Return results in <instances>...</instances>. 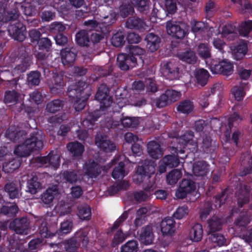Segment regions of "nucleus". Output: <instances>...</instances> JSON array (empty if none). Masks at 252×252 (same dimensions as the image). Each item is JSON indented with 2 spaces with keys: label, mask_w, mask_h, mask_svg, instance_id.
Segmentation results:
<instances>
[{
  "label": "nucleus",
  "mask_w": 252,
  "mask_h": 252,
  "mask_svg": "<svg viewBox=\"0 0 252 252\" xmlns=\"http://www.w3.org/2000/svg\"><path fill=\"white\" fill-rule=\"evenodd\" d=\"M110 90L108 87L105 84H101L98 88V90L95 94V98L96 100L99 102L100 110L95 111L91 113L89 118H87L83 121V125L85 124H90L88 126V129H93L94 122L99 118V113L100 111L105 114L106 112H115L117 109H114L115 107H118V104L113 101L112 96H109Z\"/></svg>",
  "instance_id": "f257e3e1"
},
{
  "label": "nucleus",
  "mask_w": 252,
  "mask_h": 252,
  "mask_svg": "<svg viewBox=\"0 0 252 252\" xmlns=\"http://www.w3.org/2000/svg\"><path fill=\"white\" fill-rule=\"evenodd\" d=\"M88 85L84 81H78L75 84L68 86L67 95L73 102V107L76 111L83 110L87 104L90 94L86 91Z\"/></svg>",
  "instance_id": "f03ea898"
},
{
  "label": "nucleus",
  "mask_w": 252,
  "mask_h": 252,
  "mask_svg": "<svg viewBox=\"0 0 252 252\" xmlns=\"http://www.w3.org/2000/svg\"><path fill=\"white\" fill-rule=\"evenodd\" d=\"M23 143L17 146L14 150L15 155L19 157H28L34 151L41 150L43 147L42 132L34 131L30 137L25 138Z\"/></svg>",
  "instance_id": "7ed1b4c3"
},
{
  "label": "nucleus",
  "mask_w": 252,
  "mask_h": 252,
  "mask_svg": "<svg viewBox=\"0 0 252 252\" xmlns=\"http://www.w3.org/2000/svg\"><path fill=\"white\" fill-rule=\"evenodd\" d=\"M155 161L150 159H145L142 164L137 167L135 173L133 176V182L137 184L147 181L155 173Z\"/></svg>",
  "instance_id": "20e7f679"
},
{
  "label": "nucleus",
  "mask_w": 252,
  "mask_h": 252,
  "mask_svg": "<svg viewBox=\"0 0 252 252\" xmlns=\"http://www.w3.org/2000/svg\"><path fill=\"white\" fill-rule=\"evenodd\" d=\"M206 63L213 74L229 76L233 73V64L227 59H212L206 61Z\"/></svg>",
  "instance_id": "39448f33"
},
{
  "label": "nucleus",
  "mask_w": 252,
  "mask_h": 252,
  "mask_svg": "<svg viewBox=\"0 0 252 252\" xmlns=\"http://www.w3.org/2000/svg\"><path fill=\"white\" fill-rule=\"evenodd\" d=\"M88 242L87 233L85 231L79 230L75 233L73 237L64 241V248L67 252H77L81 243L83 247H86Z\"/></svg>",
  "instance_id": "423d86ee"
},
{
  "label": "nucleus",
  "mask_w": 252,
  "mask_h": 252,
  "mask_svg": "<svg viewBox=\"0 0 252 252\" xmlns=\"http://www.w3.org/2000/svg\"><path fill=\"white\" fill-rule=\"evenodd\" d=\"M226 189H223L221 193L216 195L213 198V204L210 202L204 203L203 208L200 213L199 217L202 220H205L213 209H218L224 204L228 198Z\"/></svg>",
  "instance_id": "0eeeda50"
},
{
  "label": "nucleus",
  "mask_w": 252,
  "mask_h": 252,
  "mask_svg": "<svg viewBox=\"0 0 252 252\" xmlns=\"http://www.w3.org/2000/svg\"><path fill=\"white\" fill-rule=\"evenodd\" d=\"M9 35L14 40L23 42L26 38V26L21 22L10 24L7 28Z\"/></svg>",
  "instance_id": "6e6552de"
},
{
  "label": "nucleus",
  "mask_w": 252,
  "mask_h": 252,
  "mask_svg": "<svg viewBox=\"0 0 252 252\" xmlns=\"http://www.w3.org/2000/svg\"><path fill=\"white\" fill-rule=\"evenodd\" d=\"M166 29L169 35L177 39H183L187 33L184 26L176 21H167Z\"/></svg>",
  "instance_id": "1a4fd4ad"
},
{
  "label": "nucleus",
  "mask_w": 252,
  "mask_h": 252,
  "mask_svg": "<svg viewBox=\"0 0 252 252\" xmlns=\"http://www.w3.org/2000/svg\"><path fill=\"white\" fill-rule=\"evenodd\" d=\"M9 228L18 234H27L30 228V220L27 217L16 218L9 224Z\"/></svg>",
  "instance_id": "9d476101"
},
{
  "label": "nucleus",
  "mask_w": 252,
  "mask_h": 252,
  "mask_svg": "<svg viewBox=\"0 0 252 252\" xmlns=\"http://www.w3.org/2000/svg\"><path fill=\"white\" fill-rule=\"evenodd\" d=\"M161 72L163 76L169 80H175L179 77V68L175 62H167L161 66Z\"/></svg>",
  "instance_id": "9b49d317"
},
{
  "label": "nucleus",
  "mask_w": 252,
  "mask_h": 252,
  "mask_svg": "<svg viewBox=\"0 0 252 252\" xmlns=\"http://www.w3.org/2000/svg\"><path fill=\"white\" fill-rule=\"evenodd\" d=\"M117 63L122 70H127L137 64V58L129 54L121 53L117 57Z\"/></svg>",
  "instance_id": "f8f14e48"
},
{
  "label": "nucleus",
  "mask_w": 252,
  "mask_h": 252,
  "mask_svg": "<svg viewBox=\"0 0 252 252\" xmlns=\"http://www.w3.org/2000/svg\"><path fill=\"white\" fill-rule=\"evenodd\" d=\"M27 133L24 130H20L15 126H10L5 133V136L14 142H22L27 138Z\"/></svg>",
  "instance_id": "ddd939ff"
},
{
  "label": "nucleus",
  "mask_w": 252,
  "mask_h": 252,
  "mask_svg": "<svg viewBox=\"0 0 252 252\" xmlns=\"http://www.w3.org/2000/svg\"><path fill=\"white\" fill-rule=\"evenodd\" d=\"M48 84L52 94L60 93L65 85L63 76L57 73H53L52 77L48 80Z\"/></svg>",
  "instance_id": "4468645a"
},
{
  "label": "nucleus",
  "mask_w": 252,
  "mask_h": 252,
  "mask_svg": "<svg viewBox=\"0 0 252 252\" xmlns=\"http://www.w3.org/2000/svg\"><path fill=\"white\" fill-rule=\"evenodd\" d=\"M95 144L104 152H112L116 149L115 144L112 142L106 135L97 134L95 137Z\"/></svg>",
  "instance_id": "2eb2a0df"
},
{
  "label": "nucleus",
  "mask_w": 252,
  "mask_h": 252,
  "mask_svg": "<svg viewBox=\"0 0 252 252\" xmlns=\"http://www.w3.org/2000/svg\"><path fill=\"white\" fill-rule=\"evenodd\" d=\"M77 51L73 47H66L61 50V57L64 65H72L77 56Z\"/></svg>",
  "instance_id": "dca6fc26"
},
{
  "label": "nucleus",
  "mask_w": 252,
  "mask_h": 252,
  "mask_svg": "<svg viewBox=\"0 0 252 252\" xmlns=\"http://www.w3.org/2000/svg\"><path fill=\"white\" fill-rule=\"evenodd\" d=\"M210 171V165L204 160L197 161L192 166V172L195 176L204 178Z\"/></svg>",
  "instance_id": "f3484780"
},
{
  "label": "nucleus",
  "mask_w": 252,
  "mask_h": 252,
  "mask_svg": "<svg viewBox=\"0 0 252 252\" xmlns=\"http://www.w3.org/2000/svg\"><path fill=\"white\" fill-rule=\"evenodd\" d=\"M160 227L163 236H172L175 230V221L171 217H166L160 222Z\"/></svg>",
  "instance_id": "a211bd4d"
},
{
  "label": "nucleus",
  "mask_w": 252,
  "mask_h": 252,
  "mask_svg": "<svg viewBox=\"0 0 252 252\" xmlns=\"http://www.w3.org/2000/svg\"><path fill=\"white\" fill-rule=\"evenodd\" d=\"M38 226V232L41 237L45 238H52L58 232L52 227H48L45 220H40L36 222Z\"/></svg>",
  "instance_id": "6ab92c4d"
},
{
  "label": "nucleus",
  "mask_w": 252,
  "mask_h": 252,
  "mask_svg": "<svg viewBox=\"0 0 252 252\" xmlns=\"http://www.w3.org/2000/svg\"><path fill=\"white\" fill-rule=\"evenodd\" d=\"M234 58L236 60H240L247 53L248 46L243 40H240L231 47Z\"/></svg>",
  "instance_id": "aec40b11"
},
{
  "label": "nucleus",
  "mask_w": 252,
  "mask_h": 252,
  "mask_svg": "<svg viewBox=\"0 0 252 252\" xmlns=\"http://www.w3.org/2000/svg\"><path fill=\"white\" fill-rule=\"evenodd\" d=\"M139 240L146 245L153 243L154 235L152 226L147 225L141 228L139 236Z\"/></svg>",
  "instance_id": "412c9836"
},
{
  "label": "nucleus",
  "mask_w": 252,
  "mask_h": 252,
  "mask_svg": "<svg viewBox=\"0 0 252 252\" xmlns=\"http://www.w3.org/2000/svg\"><path fill=\"white\" fill-rule=\"evenodd\" d=\"M250 189L245 185L240 186L239 191L237 192L238 196L237 203L238 207L242 208L244 204H247L250 201Z\"/></svg>",
  "instance_id": "4be33fe9"
},
{
  "label": "nucleus",
  "mask_w": 252,
  "mask_h": 252,
  "mask_svg": "<svg viewBox=\"0 0 252 252\" xmlns=\"http://www.w3.org/2000/svg\"><path fill=\"white\" fill-rule=\"evenodd\" d=\"M86 174L90 177L96 178L101 172L102 167L97 162L89 160L85 164Z\"/></svg>",
  "instance_id": "5701e85b"
},
{
  "label": "nucleus",
  "mask_w": 252,
  "mask_h": 252,
  "mask_svg": "<svg viewBox=\"0 0 252 252\" xmlns=\"http://www.w3.org/2000/svg\"><path fill=\"white\" fill-rule=\"evenodd\" d=\"M147 41V47L151 52H154L159 47L160 38L154 33H149L145 37Z\"/></svg>",
  "instance_id": "b1692460"
},
{
  "label": "nucleus",
  "mask_w": 252,
  "mask_h": 252,
  "mask_svg": "<svg viewBox=\"0 0 252 252\" xmlns=\"http://www.w3.org/2000/svg\"><path fill=\"white\" fill-rule=\"evenodd\" d=\"M145 26L144 20L135 16L129 17L126 22V28L129 29L144 30Z\"/></svg>",
  "instance_id": "393cba45"
},
{
  "label": "nucleus",
  "mask_w": 252,
  "mask_h": 252,
  "mask_svg": "<svg viewBox=\"0 0 252 252\" xmlns=\"http://www.w3.org/2000/svg\"><path fill=\"white\" fill-rule=\"evenodd\" d=\"M147 150L149 155L153 158L158 159L162 156L160 145L156 141H150L147 144Z\"/></svg>",
  "instance_id": "a878e982"
},
{
  "label": "nucleus",
  "mask_w": 252,
  "mask_h": 252,
  "mask_svg": "<svg viewBox=\"0 0 252 252\" xmlns=\"http://www.w3.org/2000/svg\"><path fill=\"white\" fill-rule=\"evenodd\" d=\"M203 234L202 225L199 223H196L190 229L189 236L192 241L198 242L202 240Z\"/></svg>",
  "instance_id": "bb28decb"
},
{
  "label": "nucleus",
  "mask_w": 252,
  "mask_h": 252,
  "mask_svg": "<svg viewBox=\"0 0 252 252\" xmlns=\"http://www.w3.org/2000/svg\"><path fill=\"white\" fill-rule=\"evenodd\" d=\"M66 147L73 157H81L85 151L84 146L80 142L75 141L67 144Z\"/></svg>",
  "instance_id": "cd10ccee"
},
{
  "label": "nucleus",
  "mask_w": 252,
  "mask_h": 252,
  "mask_svg": "<svg viewBox=\"0 0 252 252\" xmlns=\"http://www.w3.org/2000/svg\"><path fill=\"white\" fill-rule=\"evenodd\" d=\"M118 17V13L116 12L114 10H111L109 14L104 16L103 21L101 24V26L103 28V26L105 27V31L101 30L102 33L109 32L110 31V26L114 24L117 20Z\"/></svg>",
  "instance_id": "c85d7f7f"
},
{
  "label": "nucleus",
  "mask_w": 252,
  "mask_h": 252,
  "mask_svg": "<svg viewBox=\"0 0 252 252\" xmlns=\"http://www.w3.org/2000/svg\"><path fill=\"white\" fill-rule=\"evenodd\" d=\"M178 57L182 62L190 64H195L197 61L195 53L190 50L178 53Z\"/></svg>",
  "instance_id": "c756f323"
},
{
  "label": "nucleus",
  "mask_w": 252,
  "mask_h": 252,
  "mask_svg": "<svg viewBox=\"0 0 252 252\" xmlns=\"http://www.w3.org/2000/svg\"><path fill=\"white\" fill-rule=\"evenodd\" d=\"M77 216L80 220H89L91 219L92 210L89 205L83 204L79 205L77 207Z\"/></svg>",
  "instance_id": "7c9ffc66"
},
{
  "label": "nucleus",
  "mask_w": 252,
  "mask_h": 252,
  "mask_svg": "<svg viewBox=\"0 0 252 252\" xmlns=\"http://www.w3.org/2000/svg\"><path fill=\"white\" fill-rule=\"evenodd\" d=\"M238 30L232 24H227L223 27L222 34L229 40H233L238 37Z\"/></svg>",
  "instance_id": "2f4dec72"
},
{
  "label": "nucleus",
  "mask_w": 252,
  "mask_h": 252,
  "mask_svg": "<svg viewBox=\"0 0 252 252\" xmlns=\"http://www.w3.org/2000/svg\"><path fill=\"white\" fill-rule=\"evenodd\" d=\"M8 245L7 246L9 252H25V248L22 244L16 240L14 236L7 238Z\"/></svg>",
  "instance_id": "473e14b6"
},
{
  "label": "nucleus",
  "mask_w": 252,
  "mask_h": 252,
  "mask_svg": "<svg viewBox=\"0 0 252 252\" xmlns=\"http://www.w3.org/2000/svg\"><path fill=\"white\" fill-rule=\"evenodd\" d=\"M194 75L198 85L203 87L207 84L210 77V74L207 70L204 68L198 69L196 71Z\"/></svg>",
  "instance_id": "72a5a7b5"
},
{
  "label": "nucleus",
  "mask_w": 252,
  "mask_h": 252,
  "mask_svg": "<svg viewBox=\"0 0 252 252\" xmlns=\"http://www.w3.org/2000/svg\"><path fill=\"white\" fill-rule=\"evenodd\" d=\"M241 165L243 166V169L240 173V176L243 177L252 173V156H245L242 161Z\"/></svg>",
  "instance_id": "f704fd0d"
},
{
  "label": "nucleus",
  "mask_w": 252,
  "mask_h": 252,
  "mask_svg": "<svg viewBox=\"0 0 252 252\" xmlns=\"http://www.w3.org/2000/svg\"><path fill=\"white\" fill-rule=\"evenodd\" d=\"M18 8H19L20 12L21 11L24 14L28 16L36 15L38 11L36 5L33 3L24 5L18 2Z\"/></svg>",
  "instance_id": "c9c22d12"
},
{
  "label": "nucleus",
  "mask_w": 252,
  "mask_h": 252,
  "mask_svg": "<svg viewBox=\"0 0 252 252\" xmlns=\"http://www.w3.org/2000/svg\"><path fill=\"white\" fill-rule=\"evenodd\" d=\"M75 40L77 44L81 47L88 46L90 39L87 31L83 30L77 32L75 35Z\"/></svg>",
  "instance_id": "e433bc0d"
},
{
  "label": "nucleus",
  "mask_w": 252,
  "mask_h": 252,
  "mask_svg": "<svg viewBox=\"0 0 252 252\" xmlns=\"http://www.w3.org/2000/svg\"><path fill=\"white\" fill-rule=\"evenodd\" d=\"M41 80V73L37 70L31 71L27 74V84L31 87L38 86Z\"/></svg>",
  "instance_id": "4c0bfd02"
},
{
  "label": "nucleus",
  "mask_w": 252,
  "mask_h": 252,
  "mask_svg": "<svg viewBox=\"0 0 252 252\" xmlns=\"http://www.w3.org/2000/svg\"><path fill=\"white\" fill-rule=\"evenodd\" d=\"M209 233L217 232L221 229L222 222L220 219L213 216L208 221Z\"/></svg>",
  "instance_id": "58836bf2"
},
{
  "label": "nucleus",
  "mask_w": 252,
  "mask_h": 252,
  "mask_svg": "<svg viewBox=\"0 0 252 252\" xmlns=\"http://www.w3.org/2000/svg\"><path fill=\"white\" fill-rule=\"evenodd\" d=\"M19 208L16 204L3 205L0 209L1 214L8 217H13L18 213Z\"/></svg>",
  "instance_id": "ea45409f"
},
{
  "label": "nucleus",
  "mask_w": 252,
  "mask_h": 252,
  "mask_svg": "<svg viewBox=\"0 0 252 252\" xmlns=\"http://www.w3.org/2000/svg\"><path fill=\"white\" fill-rule=\"evenodd\" d=\"M64 105L63 101L57 99L48 102L46 104V110L51 113H55L62 109Z\"/></svg>",
  "instance_id": "a19ab883"
},
{
  "label": "nucleus",
  "mask_w": 252,
  "mask_h": 252,
  "mask_svg": "<svg viewBox=\"0 0 252 252\" xmlns=\"http://www.w3.org/2000/svg\"><path fill=\"white\" fill-rule=\"evenodd\" d=\"M28 191L32 194H36L41 189V183L37 176H33L28 181Z\"/></svg>",
  "instance_id": "79ce46f5"
},
{
  "label": "nucleus",
  "mask_w": 252,
  "mask_h": 252,
  "mask_svg": "<svg viewBox=\"0 0 252 252\" xmlns=\"http://www.w3.org/2000/svg\"><path fill=\"white\" fill-rule=\"evenodd\" d=\"M21 162L18 158H13L8 162H5L2 166V170L6 173L12 172L18 169Z\"/></svg>",
  "instance_id": "37998d69"
},
{
  "label": "nucleus",
  "mask_w": 252,
  "mask_h": 252,
  "mask_svg": "<svg viewBox=\"0 0 252 252\" xmlns=\"http://www.w3.org/2000/svg\"><path fill=\"white\" fill-rule=\"evenodd\" d=\"M193 109V103L189 100H185L180 102L177 107V110L184 114H189Z\"/></svg>",
  "instance_id": "c03bdc74"
},
{
  "label": "nucleus",
  "mask_w": 252,
  "mask_h": 252,
  "mask_svg": "<svg viewBox=\"0 0 252 252\" xmlns=\"http://www.w3.org/2000/svg\"><path fill=\"white\" fill-rule=\"evenodd\" d=\"M125 167L124 162L123 161L120 162L112 171V177L115 180L124 178L126 175Z\"/></svg>",
  "instance_id": "a18cd8bd"
},
{
  "label": "nucleus",
  "mask_w": 252,
  "mask_h": 252,
  "mask_svg": "<svg viewBox=\"0 0 252 252\" xmlns=\"http://www.w3.org/2000/svg\"><path fill=\"white\" fill-rule=\"evenodd\" d=\"M4 190L10 199H15L19 197L18 189L13 182L7 183L4 186Z\"/></svg>",
  "instance_id": "49530a36"
},
{
  "label": "nucleus",
  "mask_w": 252,
  "mask_h": 252,
  "mask_svg": "<svg viewBox=\"0 0 252 252\" xmlns=\"http://www.w3.org/2000/svg\"><path fill=\"white\" fill-rule=\"evenodd\" d=\"M19 15L20 10L18 8V2H15L13 7L6 12L5 23L16 20Z\"/></svg>",
  "instance_id": "de8ad7c7"
},
{
  "label": "nucleus",
  "mask_w": 252,
  "mask_h": 252,
  "mask_svg": "<svg viewBox=\"0 0 252 252\" xmlns=\"http://www.w3.org/2000/svg\"><path fill=\"white\" fill-rule=\"evenodd\" d=\"M162 163L165 164L169 168H171L177 167L180 163V160L177 156L168 155L163 158Z\"/></svg>",
  "instance_id": "09e8293b"
},
{
  "label": "nucleus",
  "mask_w": 252,
  "mask_h": 252,
  "mask_svg": "<svg viewBox=\"0 0 252 252\" xmlns=\"http://www.w3.org/2000/svg\"><path fill=\"white\" fill-rule=\"evenodd\" d=\"M182 173L180 170L174 169L171 171L166 176V181L168 184L175 185L179 179L181 178Z\"/></svg>",
  "instance_id": "8fccbe9b"
},
{
  "label": "nucleus",
  "mask_w": 252,
  "mask_h": 252,
  "mask_svg": "<svg viewBox=\"0 0 252 252\" xmlns=\"http://www.w3.org/2000/svg\"><path fill=\"white\" fill-rule=\"evenodd\" d=\"M138 249V243L135 240L128 241L121 247V252H137Z\"/></svg>",
  "instance_id": "3c124183"
},
{
  "label": "nucleus",
  "mask_w": 252,
  "mask_h": 252,
  "mask_svg": "<svg viewBox=\"0 0 252 252\" xmlns=\"http://www.w3.org/2000/svg\"><path fill=\"white\" fill-rule=\"evenodd\" d=\"M198 54L202 59L209 61L211 57L210 48L208 44L201 43L198 46Z\"/></svg>",
  "instance_id": "603ef678"
},
{
  "label": "nucleus",
  "mask_w": 252,
  "mask_h": 252,
  "mask_svg": "<svg viewBox=\"0 0 252 252\" xmlns=\"http://www.w3.org/2000/svg\"><path fill=\"white\" fill-rule=\"evenodd\" d=\"M134 12V9L133 6L129 3H123L119 7L120 15L125 18Z\"/></svg>",
  "instance_id": "864d4df0"
},
{
  "label": "nucleus",
  "mask_w": 252,
  "mask_h": 252,
  "mask_svg": "<svg viewBox=\"0 0 252 252\" xmlns=\"http://www.w3.org/2000/svg\"><path fill=\"white\" fill-rule=\"evenodd\" d=\"M36 44L39 51L46 52L51 51L52 42L51 40L47 37H41Z\"/></svg>",
  "instance_id": "5fc2aeb1"
},
{
  "label": "nucleus",
  "mask_w": 252,
  "mask_h": 252,
  "mask_svg": "<svg viewBox=\"0 0 252 252\" xmlns=\"http://www.w3.org/2000/svg\"><path fill=\"white\" fill-rule=\"evenodd\" d=\"M56 190L50 188H48L44 191L41 196V199L43 203L46 205H50L55 197Z\"/></svg>",
  "instance_id": "6e6d98bb"
},
{
  "label": "nucleus",
  "mask_w": 252,
  "mask_h": 252,
  "mask_svg": "<svg viewBox=\"0 0 252 252\" xmlns=\"http://www.w3.org/2000/svg\"><path fill=\"white\" fill-rule=\"evenodd\" d=\"M19 94L16 91H7L5 92L4 101L5 103H16L18 101Z\"/></svg>",
  "instance_id": "4d7b16f0"
},
{
  "label": "nucleus",
  "mask_w": 252,
  "mask_h": 252,
  "mask_svg": "<svg viewBox=\"0 0 252 252\" xmlns=\"http://www.w3.org/2000/svg\"><path fill=\"white\" fill-rule=\"evenodd\" d=\"M121 122L125 127H135L139 124V121L135 117H124L123 115L121 118Z\"/></svg>",
  "instance_id": "13d9d810"
},
{
  "label": "nucleus",
  "mask_w": 252,
  "mask_h": 252,
  "mask_svg": "<svg viewBox=\"0 0 252 252\" xmlns=\"http://www.w3.org/2000/svg\"><path fill=\"white\" fill-rule=\"evenodd\" d=\"M125 35L120 32L115 33L111 38V43L113 46L119 47L122 46L125 43Z\"/></svg>",
  "instance_id": "bf43d9fd"
},
{
  "label": "nucleus",
  "mask_w": 252,
  "mask_h": 252,
  "mask_svg": "<svg viewBox=\"0 0 252 252\" xmlns=\"http://www.w3.org/2000/svg\"><path fill=\"white\" fill-rule=\"evenodd\" d=\"M63 180L70 184H75L78 180V176L75 171L65 170L63 173Z\"/></svg>",
  "instance_id": "052dcab7"
},
{
  "label": "nucleus",
  "mask_w": 252,
  "mask_h": 252,
  "mask_svg": "<svg viewBox=\"0 0 252 252\" xmlns=\"http://www.w3.org/2000/svg\"><path fill=\"white\" fill-rule=\"evenodd\" d=\"M126 238V236L123 233L121 229H120L115 234L112 241L111 245L113 248L118 246L123 243Z\"/></svg>",
  "instance_id": "680f3d73"
},
{
  "label": "nucleus",
  "mask_w": 252,
  "mask_h": 252,
  "mask_svg": "<svg viewBox=\"0 0 252 252\" xmlns=\"http://www.w3.org/2000/svg\"><path fill=\"white\" fill-rule=\"evenodd\" d=\"M252 31V21L248 20L242 23L238 31L240 35L247 36Z\"/></svg>",
  "instance_id": "e2e57ef3"
},
{
  "label": "nucleus",
  "mask_w": 252,
  "mask_h": 252,
  "mask_svg": "<svg viewBox=\"0 0 252 252\" xmlns=\"http://www.w3.org/2000/svg\"><path fill=\"white\" fill-rule=\"evenodd\" d=\"M180 186L189 193L194 191L196 189L195 183L191 179H183Z\"/></svg>",
  "instance_id": "0e129e2a"
},
{
  "label": "nucleus",
  "mask_w": 252,
  "mask_h": 252,
  "mask_svg": "<svg viewBox=\"0 0 252 252\" xmlns=\"http://www.w3.org/2000/svg\"><path fill=\"white\" fill-rule=\"evenodd\" d=\"M251 221L250 217L247 214H240L235 221L236 226L245 227Z\"/></svg>",
  "instance_id": "69168bd1"
},
{
  "label": "nucleus",
  "mask_w": 252,
  "mask_h": 252,
  "mask_svg": "<svg viewBox=\"0 0 252 252\" xmlns=\"http://www.w3.org/2000/svg\"><path fill=\"white\" fill-rule=\"evenodd\" d=\"M209 234H210L209 239L217 246H221L225 244L226 240L222 235L217 232L209 233Z\"/></svg>",
  "instance_id": "338daca9"
},
{
  "label": "nucleus",
  "mask_w": 252,
  "mask_h": 252,
  "mask_svg": "<svg viewBox=\"0 0 252 252\" xmlns=\"http://www.w3.org/2000/svg\"><path fill=\"white\" fill-rule=\"evenodd\" d=\"M231 92L235 100L238 101H242L246 94L244 90V88L241 86H234L232 88Z\"/></svg>",
  "instance_id": "774afa93"
}]
</instances>
